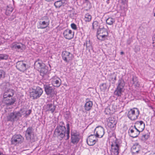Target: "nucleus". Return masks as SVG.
<instances>
[{
    "instance_id": "obj_1",
    "label": "nucleus",
    "mask_w": 155,
    "mask_h": 155,
    "mask_svg": "<svg viewBox=\"0 0 155 155\" xmlns=\"http://www.w3.org/2000/svg\"><path fill=\"white\" fill-rule=\"evenodd\" d=\"M66 128L63 122H61L55 130V134L57 136L61 138H63L65 136Z\"/></svg>"
},
{
    "instance_id": "obj_2",
    "label": "nucleus",
    "mask_w": 155,
    "mask_h": 155,
    "mask_svg": "<svg viewBox=\"0 0 155 155\" xmlns=\"http://www.w3.org/2000/svg\"><path fill=\"white\" fill-rule=\"evenodd\" d=\"M118 84V86L114 92V94L117 97H120L124 91L125 83L123 80L121 79L119 80Z\"/></svg>"
},
{
    "instance_id": "obj_3",
    "label": "nucleus",
    "mask_w": 155,
    "mask_h": 155,
    "mask_svg": "<svg viewBox=\"0 0 155 155\" xmlns=\"http://www.w3.org/2000/svg\"><path fill=\"white\" fill-rule=\"evenodd\" d=\"M139 114V109L137 108H133L128 111L127 116L130 120H134L138 118Z\"/></svg>"
},
{
    "instance_id": "obj_4",
    "label": "nucleus",
    "mask_w": 155,
    "mask_h": 155,
    "mask_svg": "<svg viewBox=\"0 0 155 155\" xmlns=\"http://www.w3.org/2000/svg\"><path fill=\"white\" fill-rule=\"evenodd\" d=\"M43 92L42 89L39 87H37L36 89L30 90V96L33 99H37L41 96Z\"/></svg>"
},
{
    "instance_id": "obj_5",
    "label": "nucleus",
    "mask_w": 155,
    "mask_h": 155,
    "mask_svg": "<svg viewBox=\"0 0 155 155\" xmlns=\"http://www.w3.org/2000/svg\"><path fill=\"white\" fill-rule=\"evenodd\" d=\"M50 20L47 16L42 17L38 24L37 27L38 28L44 29L47 27L49 25Z\"/></svg>"
},
{
    "instance_id": "obj_6",
    "label": "nucleus",
    "mask_w": 155,
    "mask_h": 155,
    "mask_svg": "<svg viewBox=\"0 0 155 155\" xmlns=\"http://www.w3.org/2000/svg\"><path fill=\"white\" fill-rule=\"evenodd\" d=\"M108 35L107 30L104 28H99L97 30V38L101 41H104L107 38Z\"/></svg>"
},
{
    "instance_id": "obj_7",
    "label": "nucleus",
    "mask_w": 155,
    "mask_h": 155,
    "mask_svg": "<svg viewBox=\"0 0 155 155\" xmlns=\"http://www.w3.org/2000/svg\"><path fill=\"white\" fill-rule=\"evenodd\" d=\"M35 66L40 69V75L42 77L47 75L48 70L46 67H44V64L39 62L38 61H36L35 63Z\"/></svg>"
},
{
    "instance_id": "obj_8",
    "label": "nucleus",
    "mask_w": 155,
    "mask_h": 155,
    "mask_svg": "<svg viewBox=\"0 0 155 155\" xmlns=\"http://www.w3.org/2000/svg\"><path fill=\"white\" fill-rule=\"evenodd\" d=\"M11 47L13 50L18 52H22L25 49V46L21 43L15 42L11 45Z\"/></svg>"
},
{
    "instance_id": "obj_9",
    "label": "nucleus",
    "mask_w": 155,
    "mask_h": 155,
    "mask_svg": "<svg viewBox=\"0 0 155 155\" xmlns=\"http://www.w3.org/2000/svg\"><path fill=\"white\" fill-rule=\"evenodd\" d=\"M22 116L20 110L18 111L10 113L7 117L8 120L12 121L18 120Z\"/></svg>"
},
{
    "instance_id": "obj_10",
    "label": "nucleus",
    "mask_w": 155,
    "mask_h": 155,
    "mask_svg": "<svg viewBox=\"0 0 155 155\" xmlns=\"http://www.w3.org/2000/svg\"><path fill=\"white\" fill-rule=\"evenodd\" d=\"M24 140L23 137L20 134H18L14 135L12 139V144L16 145L21 143Z\"/></svg>"
},
{
    "instance_id": "obj_11",
    "label": "nucleus",
    "mask_w": 155,
    "mask_h": 155,
    "mask_svg": "<svg viewBox=\"0 0 155 155\" xmlns=\"http://www.w3.org/2000/svg\"><path fill=\"white\" fill-rule=\"evenodd\" d=\"M104 134V128L101 126L97 127L94 131V135L97 138H102Z\"/></svg>"
},
{
    "instance_id": "obj_12",
    "label": "nucleus",
    "mask_w": 155,
    "mask_h": 155,
    "mask_svg": "<svg viewBox=\"0 0 155 155\" xmlns=\"http://www.w3.org/2000/svg\"><path fill=\"white\" fill-rule=\"evenodd\" d=\"M117 123L116 120L114 117H109L107 120V125L112 130L115 129Z\"/></svg>"
},
{
    "instance_id": "obj_13",
    "label": "nucleus",
    "mask_w": 155,
    "mask_h": 155,
    "mask_svg": "<svg viewBox=\"0 0 155 155\" xmlns=\"http://www.w3.org/2000/svg\"><path fill=\"white\" fill-rule=\"evenodd\" d=\"M63 60L66 62L68 63L71 61L73 58L72 54L69 52L64 51L62 54Z\"/></svg>"
},
{
    "instance_id": "obj_14",
    "label": "nucleus",
    "mask_w": 155,
    "mask_h": 155,
    "mask_svg": "<svg viewBox=\"0 0 155 155\" xmlns=\"http://www.w3.org/2000/svg\"><path fill=\"white\" fill-rule=\"evenodd\" d=\"M119 146L116 143H114L111 145L110 150L112 155H118L119 153Z\"/></svg>"
},
{
    "instance_id": "obj_15",
    "label": "nucleus",
    "mask_w": 155,
    "mask_h": 155,
    "mask_svg": "<svg viewBox=\"0 0 155 155\" xmlns=\"http://www.w3.org/2000/svg\"><path fill=\"white\" fill-rule=\"evenodd\" d=\"M56 106L54 103L48 104L44 106V110L45 111H50L53 113L55 110Z\"/></svg>"
},
{
    "instance_id": "obj_16",
    "label": "nucleus",
    "mask_w": 155,
    "mask_h": 155,
    "mask_svg": "<svg viewBox=\"0 0 155 155\" xmlns=\"http://www.w3.org/2000/svg\"><path fill=\"white\" fill-rule=\"evenodd\" d=\"M97 138L94 134L89 136L87 139V143L89 146L94 145L97 141Z\"/></svg>"
},
{
    "instance_id": "obj_17",
    "label": "nucleus",
    "mask_w": 155,
    "mask_h": 155,
    "mask_svg": "<svg viewBox=\"0 0 155 155\" xmlns=\"http://www.w3.org/2000/svg\"><path fill=\"white\" fill-rule=\"evenodd\" d=\"M140 132L134 127H130L128 131V133L130 136L133 138L137 137Z\"/></svg>"
},
{
    "instance_id": "obj_18",
    "label": "nucleus",
    "mask_w": 155,
    "mask_h": 155,
    "mask_svg": "<svg viewBox=\"0 0 155 155\" xmlns=\"http://www.w3.org/2000/svg\"><path fill=\"white\" fill-rule=\"evenodd\" d=\"M63 34L65 38L69 40L74 37V32H72L71 30L67 29L64 31Z\"/></svg>"
},
{
    "instance_id": "obj_19",
    "label": "nucleus",
    "mask_w": 155,
    "mask_h": 155,
    "mask_svg": "<svg viewBox=\"0 0 155 155\" xmlns=\"http://www.w3.org/2000/svg\"><path fill=\"white\" fill-rule=\"evenodd\" d=\"M16 67L19 71L24 72L27 69L26 64L23 61H19L16 63Z\"/></svg>"
},
{
    "instance_id": "obj_20",
    "label": "nucleus",
    "mask_w": 155,
    "mask_h": 155,
    "mask_svg": "<svg viewBox=\"0 0 155 155\" xmlns=\"http://www.w3.org/2000/svg\"><path fill=\"white\" fill-rule=\"evenodd\" d=\"M51 80L52 84L54 87H58L61 84V80L57 76L53 77Z\"/></svg>"
},
{
    "instance_id": "obj_21",
    "label": "nucleus",
    "mask_w": 155,
    "mask_h": 155,
    "mask_svg": "<svg viewBox=\"0 0 155 155\" xmlns=\"http://www.w3.org/2000/svg\"><path fill=\"white\" fill-rule=\"evenodd\" d=\"M134 127L137 129L138 130L141 132L145 128V124L142 121H138L135 123Z\"/></svg>"
},
{
    "instance_id": "obj_22",
    "label": "nucleus",
    "mask_w": 155,
    "mask_h": 155,
    "mask_svg": "<svg viewBox=\"0 0 155 155\" xmlns=\"http://www.w3.org/2000/svg\"><path fill=\"white\" fill-rule=\"evenodd\" d=\"M80 140L79 134L77 133L71 134V142L74 144H77Z\"/></svg>"
},
{
    "instance_id": "obj_23",
    "label": "nucleus",
    "mask_w": 155,
    "mask_h": 155,
    "mask_svg": "<svg viewBox=\"0 0 155 155\" xmlns=\"http://www.w3.org/2000/svg\"><path fill=\"white\" fill-rule=\"evenodd\" d=\"M14 91L12 89H9L6 90L3 96L4 99L12 97L14 94Z\"/></svg>"
},
{
    "instance_id": "obj_24",
    "label": "nucleus",
    "mask_w": 155,
    "mask_h": 155,
    "mask_svg": "<svg viewBox=\"0 0 155 155\" xmlns=\"http://www.w3.org/2000/svg\"><path fill=\"white\" fill-rule=\"evenodd\" d=\"M44 87L46 94L48 95L51 94V95L53 93L54 90L53 88L50 86L49 84H44Z\"/></svg>"
},
{
    "instance_id": "obj_25",
    "label": "nucleus",
    "mask_w": 155,
    "mask_h": 155,
    "mask_svg": "<svg viewBox=\"0 0 155 155\" xmlns=\"http://www.w3.org/2000/svg\"><path fill=\"white\" fill-rule=\"evenodd\" d=\"M33 132L32 128L31 127H29L27 128L25 134V136L26 140H30L31 139Z\"/></svg>"
},
{
    "instance_id": "obj_26",
    "label": "nucleus",
    "mask_w": 155,
    "mask_h": 155,
    "mask_svg": "<svg viewBox=\"0 0 155 155\" xmlns=\"http://www.w3.org/2000/svg\"><path fill=\"white\" fill-rule=\"evenodd\" d=\"M67 1L65 0H61L57 1L54 3V5L56 8H59L62 6L65 5Z\"/></svg>"
},
{
    "instance_id": "obj_27",
    "label": "nucleus",
    "mask_w": 155,
    "mask_h": 155,
    "mask_svg": "<svg viewBox=\"0 0 155 155\" xmlns=\"http://www.w3.org/2000/svg\"><path fill=\"white\" fill-rule=\"evenodd\" d=\"M92 106L93 103L91 101H87V100L84 106L85 110L87 111L89 110L91 108Z\"/></svg>"
},
{
    "instance_id": "obj_28",
    "label": "nucleus",
    "mask_w": 155,
    "mask_h": 155,
    "mask_svg": "<svg viewBox=\"0 0 155 155\" xmlns=\"http://www.w3.org/2000/svg\"><path fill=\"white\" fill-rule=\"evenodd\" d=\"M20 112L22 114V115H25V116L27 117L31 113V110H26L25 109H21L20 110Z\"/></svg>"
},
{
    "instance_id": "obj_29",
    "label": "nucleus",
    "mask_w": 155,
    "mask_h": 155,
    "mask_svg": "<svg viewBox=\"0 0 155 155\" xmlns=\"http://www.w3.org/2000/svg\"><path fill=\"white\" fill-rule=\"evenodd\" d=\"M140 150L138 145H134L131 148L132 152L133 153H137Z\"/></svg>"
},
{
    "instance_id": "obj_30",
    "label": "nucleus",
    "mask_w": 155,
    "mask_h": 155,
    "mask_svg": "<svg viewBox=\"0 0 155 155\" xmlns=\"http://www.w3.org/2000/svg\"><path fill=\"white\" fill-rule=\"evenodd\" d=\"M92 19V16L91 15L88 13L85 14L84 20L85 22H90Z\"/></svg>"
},
{
    "instance_id": "obj_31",
    "label": "nucleus",
    "mask_w": 155,
    "mask_h": 155,
    "mask_svg": "<svg viewBox=\"0 0 155 155\" xmlns=\"http://www.w3.org/2000/svg\"><path fill=\"white\" fill-rule=\"evenodd\" d=\"M5 100L6 101L5 103L7 105H11L13 104L15 102V100L12 98V97L10 98L8 97L5 98Z\"/></svg>"
},
{
    "instance_id": "obj_32",
    "label": "nucleus",
    "mask_w": 155,
    "mask_h": 155,
    "mask_svg": "<svg viewBox=\"0 0 155 155\" xmlns=\"http://www.w3.org/2000/svg\"><path fill=\"white\" fill-rule=\"evenodd\" d=\"M13 10V7L11 5H8L5 14L7 15H10L12 12Z\"/></svg>"
},
{
    "instance_id": "obj_33",
    "label": "nucleus",
    "mask_w": 155,
    "mask_h": 155,
    "mask_svg": "<svg viewBox=\"0 0 155 155\" xmlns=\"http://www.w3.org/2000/svg\"><path fill=\"white\" fill-rule=\"evenodd\" d=\"M115 21V19L112 18H109L106 20L107 23L110 25H112Z\"/></svg>"
},
{
    "instance_id": "obj_34",
    "label": "nucleus",
    "mask_w": 155,
    "mask_h": 155,
    "mask_svg": "<svg viewBox=\"0 0 155 155\" xmlns=\"http://www.w3.org/2000/svg\"><path fill=\"white\" fill-rule=\"evenodd\" d=\"M67 130L66 132L67 138L66 140L69 139L70 136V124L69 123H67L66 124Z\"/></svg>"
},
{
    "instance_id": "obj_35",
    "label": "nucleus",
    "mask_w": 155,
    "mask_h": 155,
    "mask_svg": "<svg viewBox=\"0 0 155 155\" xmlns=\"http://www.w3.org/2000/svg\"><path fill=\"white\" fill-rule=\"evenodd\" d=\"M132 84H134L136 86L138 87L139 86V84L138 83L137 79L136 77H133L132 78Z\"/></svg>"
},
{
    "instance_id": "obj_36",
    "label": "nucleus",
    "mask_w": 155,
    "mask_h": 155,
    "mask_svg": "<svg viewBox=\"0 0 155 155\" xmlns=\"http://www.w3.org/2000/svg\"><path fill=\"white\" fill-rule=\"evenodd\" d=\"M8 55L6 54H0V60H7L8 59Z\"/></svg>"
},
{
    "instance_id": "obj_37",
    "label": "nucleus",
    "mask_w": 155,
    "mask_h": 155,
    "mask_svg": "<svg viewBox=\"0 0 155 155\" xmlns=\"http://www.w3.org/2000/svg\"><path fill=\"white\" fill-rule=\"evenodd\" d=\"M116 80V76L114 74H112L111 75L109 76V80L110 81H114Z\"/></svg>"
},
{
    "instance_id": "obj_38",
    "label": "nucleus",
    "mask_w": 155,
    "mask_h": 155,
    "mask_svg": "<svg viewBox=\"0 0 155 155\" xmlns=\"http://www.w3.org/2000/svg\"><path fill=\"white\" fill-rule=\"evenodd\" d=\"M149 137V135L148 134H145L143 135L142 137V138L143 140H146Z\"/></svg>"
},
{
    "instance_id": "obj_39",
    "label": "nucleus",
    "mask_w": 155,
    "mask_h": 155,
    "mask_svg": "<svg viewBox=\"0 0 155 155\" xmlns=\"http://www.w3.org/2000/svg\"><path fill=\"white\" fill-rule=\"evenodd\" d=\"M71 28L74 30H76L77 29V27L76 25L74 23H72L71 25Z\"/></svg>"
},
{
    "instance_id": "obj_40",
    "label": "nucleus",
    "mask_w": 155,
    "mask_h": 155,
    "mask_svg": "<svg viewBox=\"0 0 155 155\" xmlns=\"http://www.w3.org/2000/svg\"><path fill=\"white\" fill-rule=\"evenodd\" d=\"M152 40L153 41L152 45L153 47L155 48V33L154 34L152 37Z\"/></svg>"
},
{
    "instance_id": "obj_41",
    "label": "nucleus",
    "mask_w": 155,
    "mask_h": 155,
    "mask_svg": "<svg viewBox=\"0 0 155 155\" xmlns=\"http://www.w3.org/2000/svg\"><path fill=\"white\" fill-rule=\"evenodd\" d=\"M98 23L97 21H94L92 24V26L93 28L94 29L95 27L97 26L98 25Z\"/></svg>"
},
{
    "instance_id": "obj_42",
    "label": "nucleus",
    "mask_w": 155,
    "mask_h": 155,
    "mask_svg": "<svg viewBox=\"0 0 155 155\" xmlns=\"http://www.w3.org/2000/svg\"><path fill=\"white\" fill-rule=\"evenodd\" d=\"M86 46L87 48L91 47V46L90 44V41H87L86 43Z\"/></svg>"
},
{
    "instance_id": "obj_43",
    "label": "nucleus",
    "mask_w": 155,
    "mask_h": 155,
    "mask_svg": "<svg viewBox=\"0 0 155 155\" xmlns=\"http://www.w3.org/2000/svg\"><path fill=\"white\" fill-rule=\"evenodd\" d=\"M66 115H67V116H66V117L68 118L71 117V115L69 112H67Z\"/></svg>"
},
{
    "instance_id": "obj_44",
    "label": "nucleus",
    "mask_w": 155,
    "mask_h": 155,
    "mask_svg": "<svg viewBox=\"0 0 155 155\" xmlns=\"http://www.w3.org/2000/svg\"><path fill=\"white\" fill-rule=\"evenodd\" d=\"M131 42V41L130 39L128 40L127 41V43L128 45H130Z\"/></svg>"
},
{
    "instance_id": "obj_45",
    "label": "nucleus",
    "mask_w": 155,
    "mask_h": 155,
    "mask_svg": "<svg viewBox=\"0 0 155 155\" xmlns=\"http://www.w3.org/2000/svg\"><path fill=\"white\" fill-rule=\"evenodd\" d=\"M150 155H155V153L154 152H153L151 153Z\"/></svg>"
},
{
    "instance_id": "obj_46",
    "label": "nucleus",
    "mask_w": 155,
    "mask_h": 155,
    "mask_svg": "<svg viewBox=\"0 0 155 155\" xmlns=\"http://www.w3.org/2000/svg\"><path fill=\"white\" fill-rule=\"evenodd\" d=\"M106 3L107 4H108L109 3V0H107V1H106Z\"/></svg>"
},
{
    "instance_id": "obj_47",
    "label": "nucleus",
    "mask_w": 155,
    "mask_h": 155,
    "mask_svg": "<svg viewBox=\"0 0 155 155\" xmlns=\"http://www.w3.org/2000/svg\"><path fill=\"white\" fill-rule=\"evenodd\" d=\"M124 54V52L122 51L120 52L121 54Z\"/></svg>"
},
{
    "instance_id": "obj_48",
    "label": "nucleus",
    "mask_w": 155,
    "mask_h": 155,
    "mask_svg": "<svg viewBox=\"0 0 155 155\" xmlns=\"http://www.w3.org/2000/svg\"><path fill=\"white\" fill-rule=\"evenodd\" d=\"M2 153L0 151V155H2Z\"/></svg>"
},
{
    "instance_id": "obj_49",
    "label": "nucleus",
    "mask_w": 155,
    "mask_h": 155,
    "mask_svg": "<svg viewBox=\"0 0 155 155\" xmlns=\"http://www.w3.org/2000/svg\"><path fill=\"white\" fill-rule=\"evenodd\" d=\"M125 6H127V3H125Z\"/></svg>"
},
{
    "instance_id": "obj_50",
    "label": "nucleus",
    "mask_w": 155,
    "mask_h": 155,
    "mask_svg": "<svg viewBox=\"0 0 155 155\" xmlns=\"http://www.w3.org/2000/svg\"><path fill=\"white\" fill-rule=\"evenodd\" d=\"M154 16L155 17V13L154 14Z\"/></svg>"
}]
</instances>
